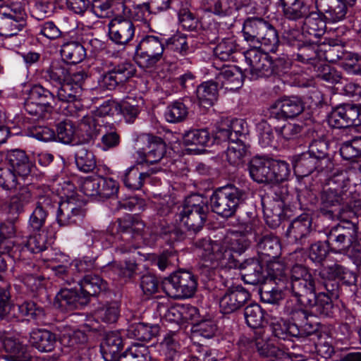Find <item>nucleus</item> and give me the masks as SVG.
Listing matches in <instances>:
<instances>
[{"label": "nucleus", "mask_w": 361, "mask_h": 361, "mask_svg": "<svg viewBox=\"0 0 361 361\" xmlns=\"http://www.w3.org/2000/svg\"><path fill=\"white\" fill-rule=\"evenodd\" d=\"M61 54L63 60L73 64L81 62L86 56L85 49L78 42H68L62 45Z\"/></svg>", "instance_id": "51"}, {"label": "nucleus", "mask_w": 361, "mask_h": 361, "mask_svg": "<svg viewBox=\"0 0 361 361\" xmlns=\"http://www.w3.org/2000/svg\"><path fill=\"white\" fill-rule=\"evenodd\" d=\"M85 213L83 203L71 197L59 204L56 221L60 226L78 224L82 221Z\"/></svg>", "instance_id": "18"}, {"label": "nucleus", "mask_w": 361, "mask_h": 361, "mask_svg": "<svg viewBox=\"0 0 361 361\" xmlns=\"http://www.w3.org/2000/svg\"><path fill=\"white\" fill-rule=\"evenodd\" d=\"M142 139L145 146L137 152L139 157L149 164L158 163L166 152L165 141L161 137L152 134H145Z\"/></svg>", "instance_id": "20"}, {"label": "nucleus", "mask_w": 361, "mask_h": 361, "mask_svg": "<svg viewBox=\"0 0 361 361\" xmlns=\"http://www.w3.org/2000/svg\"><path fill=\"white\" fill-rule=\"evenodd\" d=\"M123 348V339L117 331L108 332L101 343V353L105 361H116Z\"/></svg>", "instance_id": "35"}, {"label": "nucleus", "mask_w": 361, "mask_h": 361, "mask_svg": "<svg viewBox=\"0 0 361 361\" xmlns=\"http://www.w3.org/2000/svg\"><path fill=\"white\" fill-rule=\"evenodd\" d=\"M305 109L302 99L297 96L283 97L269 108L270 118L287 119L293 118L300 115Z\"/></svg>", "instance_id": "19"}, {"label": "nucleus", "mask_w": 361, "mask_h": 361, "mask_svg": "<svg viewBox=\"0 0 361 361\" xmlns=\"http://www.w3.org/2000/svg\"><path fill=\"white\" fill-rule=\"evenodd\" d=\"M32 200V195L28 186H23L13 196L8 204L10 211L17 214L24 212V208Z\"/></svg>", "instance_id": "55"}, {"label": "nucleus", "mask_w": 361, "mask_h": 361, "mask_svg": "<svg viewBox=\"0 0 361 361\" xmlns=\"http://www.w3.org/2000/svg\"><path fill=\"white\" fill-rule=\"evenodd\" d=\"M249 148L250 146L243 141L231 142L224 153V160L234 167L243 166L250 155Z\"/></svg>", "instance_id": "31"}, {"label": "nucleus", "mask_w": 361, "mask_h": 361, "mask_svg": "<svg viewBox=\"0 0 361 361\" xmlns=\"http://www.w3.org/2000/svg\"><path fill=\"white\" fill-rule=\"evenodd\" d=\"M245 58L252 80L268 78L274 74L272 57L267 52L259 49H250L245 52Z\"/></svg>", "instance_id": "14"}, {"label": "nucleus", "mask_w": 361, "mask_h": 361, "mask_svg": "<svg viewBox=\"0 0 361 361\" xmlns=\"http://www.w3.org/2000/svg\"><path fill=\"white\" fill-rule=\"evenodd\" d=\"M313 71L315 72L316 78L331 84L341 82L343 79L341 72L323 62L317 64Z\"/></svg>", "instance_id": "59"}, {"label": "nucleus", "mask_w": 361, "mask_h": 361, "mask_svg": "<svg viewBox=\"0 0 361 361\" xmlns=\"http://www.w3.org/2000/svg\"><path fill=\"white\" fill-rule=\"evenodd\" d=\"M97 319L107 324L115 323L120 316L119 305L116 302H111L98 307L94 311Z\"/></svg>", "instance_id": "57"}, {"label": "nucleus", "mask_w": 361, "mask_h": 361, "mask_svg": "<svg viewBox=\"0 0 361 361\" xmlns=\"http://www.w3.org/2000/svg\"><path fill=\"white\" fill-rule=\"evenodd\" d=\"M187 98L176 100L169 104L164 112L167 122L178 123L186 120L189 114Z\"/></svg>", "instance_id": "46"}, {"label": "nucleus", "mask_w": 361, "mask_h": 361, "mask_svg": "<svg viewBox=\"0 0 361 361\" xmlns=\"http://www.w3.org/2000/svg\"><path fill=\"white\" fill-rule=\"evenodd\" d=\"M348 194L334 188H324L319 195L318 212L320 215L334 220L338 217L343 206L345 204Z\"/></svg>", "instance_id": "13"}, {"label": "nucleus", "mask_w": 361, "mask_h": 361, "mask_svg": "<svg viewBox=\"0 0 361 361\" xmlns=\"http://www.w3.org/2000/svg\"><path fill=\"white\" fill-rule=\"evenodd\" d=\"M149 177L148 173L140 172L137 166H132L126 169L122 176V180L129 190H137L142 187L145 179Z\"/></svg>", "instance_id": "54"}, {"label": "nucleus", "mask_w": 361, "mask_h": 361, "mask_svg": "<svg viewBox=\"0 0 361 361\" xmlns=\"http://www.w3.org/2000/svg\"><path fill=\"white\" fill-rule=\"evenodd\" d=\"M269 183H280L288 179L290 169L286 161L269 158Z\"/></svg>", "instance_id": "56"}, {"label": "nucleus", "mask_w": 361, "mask_h": 361, "mask_svg": "<svg viewBox=\"0 0 361 361\" xmlns=\"http://www.w3.org/2000/svg\"><path fill=\"white\" fill-rule=\"evenodd\" d=\"M137 264L135 260H126L123 264L112 263L106 267V271L109 275L117 276L123 282H128L133 279L136 276Z\"/></svg>", "instance_id": "45"}, {"label": "nucleus", "mask_w": 361, "mask_h": 361, "mask_svg": "<svg viewBox=\"0 0 361 361\" xmlns=\"http://www.w3.org/2000/svg\"><path fill=\"white\" fill-rule=\"evenodd\" d=\"M27 13L20 4H12L0 9V35H16L27 25Z\"/></svg>", "instance_id": "9"}, {"label": "nucleus", "mask_w": 361, "mask_h": 361, "mask_svg": "<svg viewBox=\"0 0 361 361\" xmlns=\"http://www.w3.org/2000/svg\"><path fill=\"white\" fill-rule=\"evenodd\" d=\"M322 275L324 277H336L343 284L357 288V275L356 272L348 269L341 264L335 263L324 267Z\"/></svg>", "instance_id": "42"}, {"label": "nucleus", "mask_w": 361, "mask_h": 361, "mask_svg": "<svg viewBox=\"0 0 361 361\" xmlns=\"http://www.w3.org/2000/svg\"><path fill=\"white\" fill-rule=\"evenodd\" d=\"M313 233L312 219L309 214H302L291 221L286 235L293 243L301 246L291 254L292 256L298 252L304 253L302 247L310 243Z\"/></svg>", "instance_id": "11"}, {"label": "nucleus", "mask_w": 361, "mask_h": 361, "mask_svg": "<svg viewBox=\"0 0 361 361\" xmlns=\"http://www.w3.org/2000/svg\"><path fill=\"white\" fill-rule=\"evenodd\" d=\"M75 161L78 169L85 173L92 171L96 167L93 152L84 146H78L75 152Z\"/></svg>", "instance_id": "53"}, {"label": "nucleus", "mask_w": 361, "mask_h": 361, "mask_svg": "<svg viewBox=\"0 0 361 361\" xmlns=\"http://www.w3.org/2000/svg\"><path fill=\"white\" fill-rule=\"evenodd\" d=\"M25 248L31 253H41L44 261L54 260L48 255L51 249L47 243V236L44 233L30 235L26 240Z\"/></svg>", "instance_id": "50"}, {"label": "nucleus", "mask_w": 361, "mask_h": 361, "mask_svg": "<svg viewBox=\"0 0 361 361\" xmlns=\"http://www.w3.org/2000/svg\"><path fill=\"white\" fill-rule=\"evenodd\" d=\"M35 207L49 214L55 208L59 207L61 202L51 189L45 185L38 186L36 189Z\"/></svg>", "instance_id": "44"}, {"label": "nucleus", "mask_w": 361, "mask_h": 361, "mask_svg": "<svg viewBox=\"0 0 361 361\" xmlns=\"http://www.w3.org/2000/svg\"><path fill=\"white\" fill-rule=\"evenodd\" d=\"M219 87L216 80L203 82L197 86L196 94L201 107L208 109L214 104L218 99Z\"/></svg>", "instance_id": "34"}, {"label": "nucleus", "mask_w": 361, "mask_h": 361, "mask_svg": "<svg viewBox=\"0 0 361 361\" xmlns=\"http://www.w3.org/2000/svg\"><path fill=\"white\" fill-rule=\"evenodd\" d=\"M56 303L62 310L71 311L81 309L89 303L87 296L80 290V288L61 289L56 296Z\"/></svg>", "instance_id": "21"}, {"label": "nucleus", "mask_w": 361, "mask_h": 361, "mask_svg": "<svg viewBox=\"0 0 361 361\" xmlns=\"http://www.w3.org/2000/svg\"><path fill=\"white\" fill-rule=\"evenodd\" d=\"M85 341V336L80 332L63 334L60 338L61 351L64 354H70L75 360H81L86 351Z\"/></svg>", "instance_id": "28"}, {"label": "nucleus", "mask_w": 361, "mask_h": 361, "mask_svg": "<svg viewBox=\"0 0 361 361\" xmlns=\"http://www.w3.org/2000/svg\"><path fill=\"white\" fill-rule=\"evenodd\" d=\"M257 252L271 259L278 258L281 253V247L279 239L271 233L259 235L254 233Z\"/></svg>", "instance_id": "25"}, {"label": "nucleus", "mask_w": 361, "mask_h": 361, "mask_svg": "<svg viewBox=\"0 0 361 361\" xmlns=\"http://www.w3.org/2000/svg\"><path fill=\"white\" fill-rule=\"evenodd\" d=\"M326 38L320 42L314 39H309V42H302L298 47V52L294 55L295 60L302 63L310 65L314 68L317 64H319L322 61L319 58V47L321 44H326Z\"/></svg>", "instance_id": "26"}, {"label": "nucleus", "mask_w": 361, "mask_h": 361, "mask_svg": "<svg viewBox=\"0 0 361 361\" xmlns=\"http://www.w3.org/2000/svg\"><path fill=\"white\" fill-rule=\"evenodd\" d=\"M263 212L267 225L271 228H278L284 218L283 202H269L262 201Z\"/></svg>", "instance_id": "49"}, {"label": "nucleus", "mask_w": 361, "mask_h": 361, "mask_svg": "<svg viewBox=\"0 0 361 361\" xmlns=\"http://www.w3.org/2000/svg\"><path fill=\"white\" fill-rule=\"evenodd\" d=\"M301 284L297 286L298 303L320 317H333L337 310L332 298L328 293L316 292L315 279L307 267L304 266Z\"/></svg>", "instance_id": "2"}, {"label": "nucleus", "mask_w": 361, "mask_h": 361, "mask_svg": "<svg viewBox=\"0 0 361 361\" xmlns=\"http://www.w3.org/2000/svg\"><path fill=\"white\" fill-rule=\"evenodd\" d=\"M126 8L125 0H92L90 4L91 11L101 18L114 12L125 13Z\"/></svg>", "instance_id": "37"}, {"label": "nucleus", "mask_w": 361, "mask_h": 361, "mask_svg": "<svg viewBox=\"0 0 361 361\" xmlns=\"http://www.w3.org/2000/svg\"><path fill=\"white\" fill-rule=\"evenodd\" d=\"M273 264H283L279 261H269L264 268L262 262L257 258H250L243 262H240L239 268L243 271V279L246 283L257 285L267 283L271 279L269 271V265Z\"/></svg>", "instance_id": "15"}, {"label": "nucleus", "mask_w": 361, "mask_h": 361, "mask_svg": "<svg viewBox=\"0 0 361 361\" xmlns=\"http://www.w3.org/2000/svg\"><path fill=\"white\" fill-rule=\"evenodd\" d=\"M158 324H149L143 322L133 323L126 330L128 337L141 341H149L159 333Z\"/></svg>", "instance_id": "43"}, {"label": "nucleus", "mask_w": 361, "mask_h": 361, "mask_svg": "<svg viewBox=\"0 0 361 361\" xmlns=\"http://www.w3.org/2000/svg\"><path fill=\"white\" fill-rule=\"evenodd\" d=\"M250 299V292L241 285L228 288L219 300L220 312L229 314L243 308Z\"/></svg>", "instance_id": "17"}, {"label": "nucleus", "mask_w": 361, "mask_h": 361, "mask_svg": "<svg viewBox=\"0 0 361 361\" xmlns=\"http://www.w3.org/2000/svg\"><path fill=\"white\" fill-rule=\"evenodd\" d=\"M205 259L213 267L222 269H236L240 264V262L234 257L231 250L218 241L214 243L212 251L207 254Z\"/></svg>", "instance_id": "22"}, {"label": "nucleus", "mask_w": 361, "mask_h": 361, "mask_svg": "<svg viewBox=\"0 0 361 361\" xmlns=\"http://www.w3.org/2000/svg\"><path fill=\"white\" fill-rule=\"evenodd\" d=\"M265 19L260 17H250L244 20L243 25V35L245 40L256 45V41L261 32Z\"/></svg>", "instance_id": "52"}, {"label": "nucleus", "mask_w": 361, "mask_h": 361, "mask_svg": "<svg viewBox=\"0 0 361 361\" xmlns=\"http://www.w3.org/2000/svg\"><path fill=\"white\" fill-rule=\"evenodd\" d=\"M279 43V35L276 29L269 21L265 20L261 32L256 41V44H261L267 48L268 51L275 53Z\"/></svg>", "instance_id": "48"}, {"label": "nucleus", "mask_w": 361, "mask_h": 361, "mask_svg": "<svg viewBox=\"0 0 361 361\" xmlns=\"http://www.w3.org/2000/svg\"><path fill=\"white\" fill-rule=\"evenodd\" d=\"M323 15L319 12L310 11V15L302 20L301 26L302 34L309 39L319 40L322 39L326 32V21Z\"/></svg>", "instance_id": "24"}, {"label": "nucleus", "mask_w": 361, "mask_h": 361, "mask_svg": "<svg viewBox=\"0 0 361 361\" xmlns=\"http://www.w3.org/2000/svg\"><path fill=\"white\" fill-rule=\"evenodd\" d=\"M6 161L13 171L23 178L27 177L34 166L25 151L20 149L8 150L6 154Z\"/></svg>", "instance_id": "23"}, {"label": "nucleus", "mask_w": 361, "mask_h": 361, "mask_svg": "<svg viewBox=\"0 0 361 361\" xmlns=\"http://www.w3.org/2000/svg\"><path fill=\"white\" fill-rule=\"evenodd\" d=\"M183 142L185 146L191 147V150H199L200 147L213 145L212 136L207 128L191 129L185 132Z\"/></svg>", "instance_id": "41"}, {"label": "nucleus", "mask_w": 361, "mask_h": 361, "mask_svg": "<svg viewBox=\"0 0 361 361\" xmlns=\"http://www.w3.org/2000/svg\"><path fill=\"white\" fill-rule=\"evenodd\" d=\"M307 153L316 158L319 161L320 170L331 171L334 163L329 154V145L324 139L314 140L309 145Z\"/></svg>", "instance_id": "32"}, {"label": "nucleus", "mask_w": 361, "mask_h": 361, "mask_svg": "<svg viewBox=\"0 0 361 361\" xmlns=\"http://www.w3.org/2000/svg\"><path fill=\"white\" fill-rule=\"evenodd\" d=\"M248 196L247 190L234 184L217 188L210 197L212 211L223 219L234 217Z\"/></svg>", "instance_id": "3"}, {"label": "nucleus", "mask_w": 361, "mask_h": 361, "mask_svg": "<svg viewBox=\"0 0 361 361\" xmlns=\"http://www.w3.org/2000/svg\"><path fill=\"white\" fill-rule=\"evenodd\" d=\"M6 352L12 354L13 361H31L32 355L25 345L13 339H5L3 342Z\"/></svg>", "instance_id": "60"}, {"label": "nucleus", "mask_w": 361, "mask_h": 361, "mask_svg": "<svg viewBox=\"0 0 361 361\" xmlns=\"http://www.w3.org/2000/svg\"><path fill=\"white\" fill-rule=\"evenodd\" d=\"M161 286L166 294L172 298H188L197 290V279L191 271L180 269L164 278Z\"/></svg>", "instance_id": "6"}, {"label": "nucleus", "mask_w": 361, "mask_h": 361, "mask_svg": "<svg viewBox=\"0 0 361 361\" xmlns=\"http://www.w3.org/2000/svg\"><path fill=\"white\" fill-rule=\"evenodd\" d=\"M33 101L40 102L50 109H54L56 97L53 92L41 85H34L29 91L28 96Z\"/></svg>", "instance_id": "64"}, {"label": "nucleus", "mask_w": 361, "mask_h": 361, "mask_svg": "<svg viewBox=\"0 0 361 361\" xmlns=\"http://www.w3.org/2000/svg\"><path fill=\"white\" fill-rule=\"evenodd\" d=\"M24 109L35 120H44L48 118L53 109L44 105L43 104L33 101L32 98L27 97L24 102Z\"/></svg>", "instance_id": "63"}, {"label": "nucleus", "mask_w": 361, "mask_h": 361, "mask_svg": "<svg viewBox=\"0 0 361 361\" xmlns=\"http://www.w3.org/2000/svg\"><path fill=\"white\" fill-rule=\"evenodd\" d=\"M358 227L351 221H342L332 227L327 235L328 243L334 253L345 254L360 250Z\"/></svg>", "instance_id": "5"}, {"label": "nucleus", "mask_w": 361, "mask_h": 361, "mask_svg": "<svg viewBox=\"0 0 361 361\" xmlns=\"http://www.w3.org/2000/svg\"><path fill=\"white\" fill-rule=\"evenodd\" d=\"M69 67L63 60H54L42 71V78L51 85L58 87L69 78Z\"/></svg>", "instance_id": "30"}, {"label": "nucleus", "mask_w": 361, "mask_h": 361, "mask_svg": "<svg viewBox=\"0 0 361 361\" xmlns=\"http://www.w3.org/2000/svg\"><path fill=\"white\" fill-rule=\"evenodd\" d=\"M241 72L235 66H223L216 75V80L220 87L234 90L241 87L243 80Z\"/></svg>", "instance_id": "38"}, {"label": "nucleus", "mask_w": 361, "mask_h": 361, "mask_svg": "<svg viewBox=\"0 0 361 361\" xmlns=\"http://www.w3.org/2000/svg\"><path fill=\"white\" fill-rule=\"evenodd\" d=\"M115 231L121 240L119 249L121 254L130 252L140 247V237L143 224L136 217L127 215L116 221Z\"/></svg>", "instance_id": "7"}, {"label": "nucleus", "mask_w": 361, "mask_h": 361, "mask_svg": "<svg viewBox=\"0 0 361 361\" xmlns=\"http://www.w3.org/2000/svg\"><path fill=\"white\" fill-rule=\"evenodd\" d=\"M108 35L111 41L119 46H126L135 36V27L133 21L117 14L108 24Z\"/></svg>", "instance_id": "16"}, {"label": "nucleus", "mask_w": 361, "mask_h": 361, "mask_svg": "<svg viewBox=\"0 0 361 361\" xmlns=\"http://www.w3.org/2000/svg\"><path fill=\"white\" fill-rule=\"evenodd\" d=\"M328 122L339 129L361 126V105L343 104L336 106L329 115Z\"/></svg>", "instance_id": "12"}, {"label": "nucleus", "mask_w": 361, "mask_h": 361, "mask_svg": "<svg viewBox=\"0 0 361 361\" xmlns=\"http://www.w3.org/2000/svg\"><path fill=\"white\" fill-rule=\"evenodd\" d=\"M209 214L207 200L194 194L188 197L176 214V221L182 224L188 231L196 234L202 230Z\"/></svg>", "instance_id": "4"}, {"label": "nucleus", "mask_w": 361, "mask_h": 361, "mask_svg": "<svg viewBox=\"0 0 361 361\" xmlns=\"http://www.w3.org/2000/svg\"><path fill=\"white\" fill-rule=\"evenodd\" d=\"M29 342L31 345L39 352L50 353L56 347V335L44 329H35L30 333Z\"/></svg>", "instance_id": "29"}, {"label": "nucleus", "mask_w": 361, "mask_h": 361, "mask_svg": "<svg viewBox=\"0 0 361 361\" xmlns=\"http://www.w3.org/2000/svg\"><path fill=\"white\" fill-rule=\"evenodd\" d=\"M77 283L80 288V290L83 292L85 295L87 296L89 301L90 297L95 296L107 289V283L95 274H85L81 278L78 276Z\"/></svg>", "instance_id": "36"}, {"label": "nucleus", "mask_w": 361, "mask_h": 361, "mask_svg": "<svg viewBox=\"0 0 361 361\" xmlns=\"http://www.w3.org/2000/svg\"><path fill=\"white\" fill-rule=\"evenodd\" d=\"M292 301H287L285 306V312L288 315L291 332L298 335L300 338L307 337L314 334L317 330V324L309 321V317L312 314L310 308H306L299 305L296 301V305L293 306Z\"/></svg>", "instance_id": "10"}, {"label": "nucleus", "mask_w": 361, "mask_h": 361, "mask_svg": "<svg viewBox=\"0 0 361 361\" xmlns=\"http://www.w3.org/2000/svg\"><path fill=\"white\" fill-rule=\"evenodd\" d=\"M99 133L95 120L91 116H84L76 130V142L88 144L93 142Z\"/></svg>", "instance_id": "47"}, {"label": "nucleus", "mask_w": 361, "mask_h": 361, "mask_svg": "<svg viewBox=\"0 0 361 361\" xmlns=\"http://www.w3.org/2000/svg\"><path fill=\"white\" fill-rule=\"evenodd\" d=\"M56 97L62 102L74 103L80 99L82 88L77 85H73L68 81L60 85Z\"/></svg>", "instance_id": "58"}, {"label": "nucleus", "mask_w": 361, "mask_h": 361, "mask_svg": "<svg viewBox=\"0 0 361 361\" xmlns=\"http://www.w3.org/2000/svg\"><path fill=\"white\" fill-rule=\"evenodd\" d=\"M303 123L287 122L281 126L274 128V130L280 140H290L298 137L305 128Z\"/></svg>", "instance_id": "62"}, {"label": "nucleus", "mask_w": 361, "mask_h": 361, "mask_svg": "<svg viewBox=\"0 0 361 361\" xmlns=\"http://www.w3.org/2000/svg\"><path fill=\"white\" fill-rule=\"evenodd\" d=\"M286 19L292 21L303 20L310 15L311 5L306 0H280Z\"/></svg>", "instance_id": "33"}, {"label": "nucleus", "mask_w": 361, "mask_h": 361, "mask_svg": "<svg viewBox=\"0 0 361 361\" xmlns=\"http://www.w3.org/2000/svg\"><path fill=\"white\" fill-rule=\"evenodd\" d=\"M314 157L310 155L307 152L295 157L293 161V167L295 174L300 178L309 176L313 171L317 170L318 172L329 171L326 170H320L319 167V161Z\"/></svg>", "instance_id": "39"}, {"label": "nucleus", "mask_w": 361, "mask_h": 361, "mask_svg": "<svg viewBox=\"0 0 361 361\" xmlns=\"http://www.w3.org/2000/svg\"><path fill=\"white\" fill-rule=\"evenodd\" d=\"M164 49L163 38L155 35H146L135 47V61L140 67L152 68L161 61Z\"/></svg>", "instance_id": "8"}, {"label": "nucleus", "mask_w": 361, "mask_h": 361, "mask_svg": "<svg viewBox=\"0 0 361 361\" xmlns=\"http://www.w3.org/2000/svg\"><path fill=\"white\" fill-rule=\"evenodd\" d=\"M269 158L255 156L248 163L247 169L251 178L258 183H269Z\"/></svg>", "instance_id": "40"}, {"label": "nucleus", "mask_w": 361, "mask_h": 361, "mask_svg": "<svg viewBox=\"0 0 361 361\" xmlns=\"http://www.w3.org/2000/svg\"><path fill=\"white\" fill-rule=\"evenodd\" d=\"M238 51V45L233 38L223 39L214 49V55L221 61H226L233 59Z\"/></svg>", "instance_id": "61"}, {"label": "nucleus", "mask_w": 361, "mask_h": 361, "mask_svg": "<svg viewBox=\"0 0 361 361\" xmlns=\"http://www.w3.org/2000/svg\"><path fill=\"white\" fill-rule=\"evenodd\" d=\"M304 265L294 264L289 270L284 264H273L269 265V271L271 274L270 282L274 286H264L260 288L261 300L266 303L278 304L284 297V292H289L298 302L296 288L301 284L303 276Z\"/></svg>", "instance_id": "1"}, {"label": "nucleus", "mask_w": 361, "mask_h": 361, "mask_svg": "<svg viewBox=\"0 0 361 361\" xmlns=\"http://www.w3.org/2000/svg\"><path fill=\"white\" fill-rule=\"evenodd\" d=\"M343 0H316L317 9L324 17L331 21L343 20L347 13V6Z\"/></svg>", "instance_id": "27"}]
</instances>
